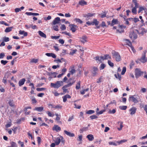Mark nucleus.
Masks as SVG:
<instances>
[{
	"label": "nucleus",
	"mask_w": 147,
	"mask_h": 147,
	"mask_svg": "<svg viewBox=\"0 0 147 147\" xmlns=\"http://www.w3.org/2000/svg\"><path fill=\"white\" fill-rule=\"evenodd\" d=\"M63 85V82L62 81H57L55 83H51L50 86L51 87L55 88H58Z\"/></svg>",
	"instance_id": "nucleus-1"
},
{
	"label": "nucleus",
	"mask_w": 147,
	"mask_h": 147,
	"mask_svg": "<svg viewBox=\"0 0 147 147\" xmlns=\"http://www.w3.org/2000/svg\"><path fill=\"white\" fill-rule=\"evenodd\" d=\"M138 96L136 95H131L128 98L129 101L135 103H137L138 102Z\"/></svg>",
	"instance_id": "nucleus-2"
},
{
	"label": "nucleus",
	"mask_w": 147,
	"mask_h": 147,
	"mask_svg": "<svg viewBox=\"0 0 147 147\" xmlns=\"http://www.w3.org/2000/svg\"><path fill=\"white\" fill-rule=\"evenodd\" d=\"M145 74H146V72H143L141 71L140 69L138 68H136L135 70V75L136 78H138L140 76L144 73Z\"/></svg>",
	"instance_id": "nucleus-3"
},
{
	"label": "nucleus",
	"mask_w": 147,
	"mask_h": 147,
	"mask_svg": "<svg viewBox=\"0 0 147 147\" xmlns=\"http://www.w3.org/2000/svg\"><path fill=\"white\" fill-rule=\"evenodd\" d=\"M146 52L147 51L146 50L143 52L142 57L139 60L142 63H144L147 61V59H146Z\"/></svg>",
	"instance_id": "nucleus-4"
},
{
	"label": "nucleus",
	"mask_w": 147,
	"mask_h": 147,
	"mask_svg": "<svg viewBox=\"0 0 147 147\" xmlns=\"http://www.w3.org/2000/svg\"><path fill=\"white\" fill-rule=\"evenodd\" d=\"M123 40L126 43L127 45H128L129 46L131 47L133 52L134 53L135 51V50L134 49L133 47L132 46L129 40L127 39H124Z\"/></svg>",
	"instance_id": "nucleus-5"
},
{
	"label": "nucleus",
	"mask_w": 147,
	"mask_h": 147,
	"mask_svg": "<svg viewBox=\"0 0 147 147\" xmlns=\"http://www.w3.org/2000/svg\"><path fill=\"white\" fill-rule=\"evenodd\" d=\"M91 22L92 25H94V24L96 26L95 28H100V26H98L99 24V22L96 19H94L93 21Z\"/></svg>",
	"instance_id": "nucleus-6"
},
{
	"label": "nucleus",
	"mask_w": 147,
	"mask_h": 147,
	"mask_svg": "<svg viewBox=\"0 0 147 147\" xmlns=\"http://www.w3.org/2000/svg\"><path fill=\"white\" fill-rule=\"evenodd\" d=\"M114 58L117 61H119L121 59V57L120 55L117 52H115L114 55Z\"/></svg>",
	"instance_id": "nucleus-7"
},
{
	"label": "nucleus",
	"mask_w": 147,
	"mask_h": 147,
	"mask_svg": "<svg viewBox=\"0 0 147 147\" xmlns=\"http://www.w3.org/2000/svg\"><path fill=\"white\" fill-rule=\"evenodd\" d=\"M60 20V18L59 17H57L55 18L52 22V24L55 25L56 24H58Z\"/></svg>",
	"instance_id": "nucleus-8"
},
{
	"label": "nucleus",
	"mask_w": 147,
	"mask_h": 147,
	"mask_svg": "<svg viewBox=\"0 0 147 147\" xmlns=\"http://www.w3.org/2000/svg\"><path fill=\"white\" fill-rule=\"evenodd\" d=\"M129 37L131 39H136L137 37V35L134 32H131L129 35Z\"/></svg>",
	"instance_id": "nucleus-9"
},
{
	"label": "nucleus",
	"mask_w": 147,
	"mask_h": 147,
	"mask_svg": "<svg viewBox=\"0 0 147 147\" xmlns=\"http://www.w3.org/2000/svg\"><path fill=\"white\" fill-rule=\"evenodd\" d=\"M70 27L71 28V30L73 32H74L76 30V26L74 24L69 25Z\"/></svg>",
	"instance_id": "nucleus-10"
},
{
	"label": "nucleus",
	"mask_w": 147,
	"mask_h": 147,
	"mask_svg": "<svg viewBox=\"0 0 147 147\" xmlns=\"http://www.w3.org/2000/svg\"><path fill=\"white\" fill-rule=\"evenodd\" d=\"M64 133L66 134L67 135L71 137H74L75 135L74 133H71L70 132L68 131H67L65 130L64 131Z\"/></svg>",
	"instance_id": "nucleus-11"
},
{
	"label": "nucleus",
	"mask_w": 147,
	"mask_h": 147,
	"mask_svg": "<svg viewBox=\"0 0 147 147\" xmlns=\"http://www.w3.org/2000/svg\"><path fill=\"white\" fill-rule=\"evenodd\" d=\"M53 130H55L57 131H60L61 130V127L59 126L58 125H55L53 128Z\"/></svg>",
	"instance_id": "nucleus-12"
},
{
	"label": "nucleus",
	"mask_w": 147,
	"mask_h": 147,
	"mask_svg": "<svg viewBox=\"0 0 147 147\" xmlns=\"http://www.w3.org/2000/svg\"><path fill=\"white\" fill-rule=\"evenodd\" d=\"M136 109H137L134 107H133L131 108L129 110V111L131 112L130 114L131 115L134 114L136 112Z\"/></svg>",
	"instance_id": "nucleus-13"
},
{
	"label": "nucleus",
	"mask_w": 147,
	"mask_h": 147,
	"mask_svg": "<svg viewBox=\"0 0 147 147\" xmlns=\"http://www.w3.org/2000/svg\"><path fill=\"white\" fill-rule=\"evenodd\" d=\"M44 108L43 107H35V108L33 109L34 111H36L38 112H42Z\"/></svg>",
	"instance_id": "nucleus-14"
},
{
	"label": "nucleus",
	"mask_w": 147,
	"mask_h": 147,
	"mask_svg": "<svg viewBox=\"0 0 147 147\" xmlns=\"http://www.w3.org/2000/svg\"><path fill=\"white\" fill-rule=\"evenodd\" d=\"M26 81V80L25 78H22L20 80L18 84L19 86H20L23 85L25 82Z\"/></svg>",
	"instance_id": "nucleus-15"
},
{
	"label": "nucleus",
	"mask_w": 147,
	"mask_h": 147,
	"mask_svg": "<svg viewBox=\"0 0 147 147\" xmlns=\"http://www.w3.org/2000/svg\"><path fill=\"white\" fill-rule=\"evenodd\" d=\"M98 70V69L96 67H94L93 68L92 73L93 76H95L97 74Z\"/></svg>",
	"instance_id": "nucleus-16"
},
{
	"label": "nucleus",
	"mask_w": 147,
	"mask_h": 147,
	"mask_svg": "<svg viewBox=\"0 0 147 147\" xmlns=\"http://www.w3.org/2000/svg\"><path fill=\"white\" fill-rule=\"evenodd\" d=\"M38 33L39 35H40V36L41 37L44 38H46L47 36L46 35L41 31H39L38 32Z\"/></svg>",
	"instance_id": "nucleus-17"
},
{
	"label": "nucleus",
	"mask_w": 147,
	"mask_h": 147,
	"mask_svg": "<svg viewBox=\"0 0 147 147\" xmlns=\"http://www.w3.org/2000/svg\"><path fill=\"white\" fill-rule=\"evenodd\" d=\"M118 23L117 20L116 19H113L112 20L111 22V23L110 24L111 26H113L115 24H118Z\"/></svg>",
	"instance_id": "nucleus-18"
},
{
	"label": "nucleus",
	"mask_w": 147,
	"mask_h": 147,
	"mask_svg": "<svg viewBox=\"0 0 147 147\" xmlns=\"http://www.w3.org/2000/svg\"><path fill=\"white\" fill-rule=\"evenodd\" d=\"M94 14V13H88L84 17L86 18V20H87L90 19V17L93 16Z\"/></svg>",
	"instance_id": "nucleus-19"
},
{
	"label": "nucleus",
	"mask_w": 147,
	"mask_h": 147,
	"mask_svg": "<svg viewBox=\"0 0 147 147\" xmlns=\"http://www.w3.org/2000/svg\"><path fill=\"white\" fill-rule=\"evenodd\" d=\"M86 138L89 141H92L94 139L93 136L92 134H89L88 135Z\"/></svg>",
	"instance_id": "nucleus-20"
},
{
	"label": "nucleus",
	"mask_w": 147,
	"mask_h": 147,
	"mask_svg": "<svg viewBox=\"0 0 147 147\" xmlns=\"http://www.w3.org/2000/svg\"><path fill=\"white\" fill-rule=\"evenodd\" d=\"M80 40L82 42L84 43L87 41V37L86 36H83L80 38Z\"/></svg>",
	"instance_id": "nucleus-21"
},
{
	"label": "nucleus",
	"mask_w": 147,
	"mask_h": 147,
	"mask_svg": "<svg viewBox=\"0 0 147 147\" xmlns=\"http://www.w3.org/2000/svg\"><path fill=\"white\" fill-rule=\"evenodd\" d=\"M19 33L20 34L23 35L24 36H26L27 35V33L25 32L24 30H20L19 31Z\"/></svg>",
	"instance_id": "nucleus-22"
},
{
	"label": "nucleus",
	"mask_w": 147,
	"mask_h": 147,
	"mask_svg": "<svg viewBox=\"0 0 147 147\" xmlns=\"http://www.w3.org/2000/svg\"><path fill=\"white\" fill-rule=\"evenodd\" d=\"M13 28L12 26L7 27L5 30V32L6 33L9 32L12 30Z\"/></svg>",
	"instance_id": "nucleus-23"
},
{
	"label": "nucleus",
	"mask_w": 147,
	"mask_h": 147,
	"mask_svg": "<svg viewBox=\"0 0 147 147\" xmlns=\"http://www.w3.org/2000/svg\"><path fill=\"white\" fill-rule=\"evenodd\" d=\"M61 142V139L59 137L57 138L55 141V143L56 145H58Z\"/></svg>",
	"instance_id": "nucleus-24"
},
{
	"label": "nucleus",
	"mask_w": 147,
	"mask_h": 147,
	"mask_svg": "<svg viewBox=\"0 0 147 147\" xmlns=\"http://www.w3.org/2000/svg\"><path fill=\"white\" fill-rule=\"evenodd\" d=\"M79 4L82 6L87 4V2L84 0H81L79 2Z\"/></svg>",
	"instance_id": "nucleus-25"
},
{
	"label": "nucleus",
	"mask_w": 147,
	"mask_h": 147,
	"mask_svg": "<svg viewBox=\"0 0 147 147\" xmlns=\"http://www.w3.org/2000/svg\"><path fill=\"white\" fill-rule=\"evenodd\" d=\"M116 142H117V141H115V142H109V145H113L115 146H117L118 144V143H116Z\"/></svg>",
	"instance_id": "nucleus-26"
},
{
	"label": "nucleus",
	"mask_w": 147,
	"mask_h": 147,
	"mask_svg": "<svg viewBox=\"0 0 147 147\" xmlns=\"http://www.w3.org/2000/svg\"><path fill=\"white\" fill-rule=\"evenodd\" d=\"M117 123L118 124H120V128H118L117 129L119 131L121 130V129H122V128L123 127V122H121V121H118L117 122Z\"/></svg>",
	"instance_id": "nucleus-27"
},
{
	"label": "nucleus",
	"mask_w": 147,
	"mask_h": 147,
	"mask_svg": "<svg viewBox=\"0 0 147 147\" xmlns=\"http://www.w3.org/2000/svg\"><path fill=\"white\" fill-rule=\"evenodd\" d=\"M118 27L119 29H118L117 30V32H121L123 31V30L122 29V28L123 27V26L119 25L118 26Z\"/></svg>",
	"instance_id": "nucleus-28"
},
{
	"label": "nucleus",
	"mask_w": 147,
	"mask_h": 147,
	"mask_svg": "<svg viewBox=\"0 0 147 147\" xmlns=\"http://www.w3.org/2000/svg\"><path fill=\"white\" fill-rule=\"evenodd\" d=\"M10 144H11V146H9L8 147H17V146L16 144L13 142V141L11 142H10Z\"/></svg>",
	"instance_id": "nucleus-29"
},
{
	"label": "nucleus",
	"mask_w": 147,
	"mask_h": 147,
	"mask_svg": "<svg viewBox=\"0 0 147 147\" xmlns=\"http://www.w3.org/2000/svg\"><path fill=\"white\" fill-rule=\"evenodd\" d=\"M95 112L93 110H89L86 112V113L87 114L91 115L94 113Z\"/></svg>",
	"instance_id": "nucleus-30"
},
{
	"label": "nucleus",
	"mask_w": 147,
	"mask_h": 147,
	"mask_svg": "<svg viewBox=\"0 0 147 147\" xmlns=\"http://www.w3.org/2000/svg\"><path fill=\"white\" fill-rule=\"evenodd\" d=\"M81 83V82L79 81L77 83L76 87V89L78 90L80 88V84Z\"/></svg>",
	"instance_id": "nucleus-31"
},
{
	"label": "nucleus",
	"mask_w": 147,
	"mask_h": 147,
	"mask_svg": "<svg viewBox=\"0 0 147 147\" xmlns=\"http://www.w3.org/2000/svg\"><path fill=\"white\" fill-rule=\"evenodd\" d=\"M127 106H122L119 107L120 109L121 110H125L127 108Z\"/></svg>",
	"instance_id": "nucleus-32"
},
{
	"label": "nucleus",
	"mask_w": 147,
	"mask_h": 147,
	"mask_svg": "<svg viewBox=\"0 0 147 147\" xmlns=\"http://www.w3.org/2000/svg\"><path fill=\"white\" fill-rule=\"evenodd\" d=\"M127 141V140H123L119 141L116 142L118 143V145H119L122 143L125 142Z\"/></svg>",
	"instance_id": "nucleus-33"
},
{
	"label": "nucleus",
	"mask_w": 147,
	"mask_h": 147,
	"mask_svg": "<svg viewBox=\"0 0 147 147\" xmlns=\"http://www.w3.org/2000/svg\"><path fill=\"white\" fill-rule=\"evenodd\" d=\"M53 26V29L55 31H59V26L57 25H55Z\"/></svg>",
	"instance_id": "nucleus-34"
},
{
	"label": "nucleus",
	"mask_w": 147,
	"mask_h": 147,
	"mask_svg": "<svg viewBox=\"0 0 147 147\" xmlns=\"http://www.w3.org/2000/svg\"><path fill=\"white\" fill-rule=\"evenodd\" d=\"M9 40V38L6 37H4L3 38V41L4 42H7Z\"/></svg>",
	"instance_id": "nucleus-35"
},
{
	"label": "nucleus",
	"mask_w": 147,
	"mask_h": 147,
	"mask_svg": "<svg viewBox=\"0 0 147 147\" xmlns=\"http://www.w3.org/2000/svg\"><path fill=\"white\" fill-rule=\"evenodd\" d=\"M126 69L125 67H123L121 73V74L122 75H123L125 74L126 71Z\"/></svg>",
	"instance_id": "nucleus-36"
},
{
	"label": "nucleus",
	"mask_w": 147,
	"mask_h": 147,
	"mask_svg": "<svg viewBox=\"0 0 147 147\" xmlns=\"http://www.w3.org/2000/svg\"><path fill=\"white\" fill-rule=\"evenodd\" d=\"M47 113L48 114V115L49 117H53L54 115V114L53 113L50 112L49 111H47Z\"/></svg>",
	"instance_id": "nucleus-37"
},
{
	"label": "nucleus",
	"mask_w": 147,
	"mask_h": 147,
	"mask_svg": "<svg viewBox=\"0 0 147 147\" xmlns=\"http://www.w3.org/2000/svg\"><path fill=\"white\" fill-rule=\"evenodd\" d=\"M87 129L86 127H84L82 129H81L80 130V133H82L84 131H86Z\"/></svg>",
	"instance_id": "nucleus-38"
},
{
	"label": "nucleus",
	"mask_w": 147,
	"mask_h": 147,
	"mask_svg": "<svg viewBox=\"0 0 147 147\" xmlns=\"http://www.w3.org/2000/svg\"><path fill=\"white\" fill-rule=\"evenodd\" d=\"M38 59H32L30 61V62L31 63H36L38 61Z\"/></svg>",
	"instance_id": "nucleus-39"
},
{
	"label": "nucleus",
	"mask_w": 147,
	"mask_h": 147,
	"mask_svg": "<svg viewBox=\"0 0 147 147\" xmlns=\"http://www.w3.org/2000/svg\"><path fill=\"white\" fill-rule=\"evenodd\" d=\"M99 15L100 16L101 18H104L106 17V13L105 12H104L103 13H101L100 14H99Z\"/></svg>",
	"instance_id": "nucleus-40"
},
{
	"label": "nucleus",
	"mask_w": 147,
	"mask_h": 147,
	"mask_svg": "<svg viewBox=\"0 0 147 147\" xmlns=\"http://www.w3.org/2000/svg\"><path fill=\"white\" fill-rule=\"evenodd\" d=\"M18 129V127H13V128L12 129V130L13 131V133L16 134V130Z\"/></svg>",
	"instance_id": "nucleus-41"
},
{
	"label": "nucleus",
	"mask_w": 147,
	"mask_h": 147,
	"mask_svg": "<svg viewBox=\"0 0 147 147\" xmlns=\"http://www.w3.org/2000/svg\"><path fill=\"white\" fill-rule=\"evenodd\" d=\"M8 62V61L6 60H2L1 61V63L3 65H5Z\"/></svg>",
	"instance_id": "nucleus-42"
},
{
	"label": "nucleus",
	"mask_w": 147,
	"mask_h": 147,
	"mask_svg": "<svg viewBox=\"0 0 147 147\" xmlns=\"http://www.w3.org/2000/svg\"><path fill=\"white\" fill-rule=\"evenodd\" d=\"M90 117L91 119H93L98 118L97 116L95 115H93L91 116H90Z\"/></svg>",
	"instance_id": "nucleus-43"
},
{
	"label": "nucleus",
	"mask_w": 147,
	"mask_h": 147,
	"mask_svg": "<svg viewBox=\"0 0 147 147\" xmlns=\"http://www.w3.org/2000/svg\"><path fill=\"white\" fill-rule=\"evenodd\" d=\"M105 59H111V57L109 55H105Z\"/></svg>",
	"instance_id": "nucleus-44"
},
{
	"label": "nucleus",
	"mask_w": 147,
	"mask_h": 147,
	"mask_svg": "<svg viewBox=\"0 0 147 147\" xmlns=\"http://www.w3.org/2000/svg\"><path fill=\"white\" fill-rule=\"evenodd\" d=\"M77 51V49L73 50L71 51L70 53V54L71 55H73L75 54L76 52Z\"/></svg>",
	"instance_id": "nucleus-45"
},
{
	"label": "nucleus",
	"mask_w": 147,
	"mask_h": 147,
	"mask_svg": "<svg viewBox=\"0 0 147 147\" xmlns=\"http://www.w3.org/2000/svg\"><path fill=\"white\" fill-rule=\"evenodd\" d=\"M18 143L20 145L21 147H24V145L23 142H22L19 140L18 142Z\"/></svg>",
	"instance_id": "nucleus-46"
},
{
	"label": "nucleus",
	"mask_w": 147,
	"mask_h": 147,
	"mask_svg": "<svg viewBox=\"0 0 147 147\" xmlns=\"http://www.w3.org/2000/svg\"><path fill=\"white\" fill-rule=\"evenodd\" d=\"M31 100L33 103H36L37 102L36 100L34 97L32 98Z\"/></svg>",
	"instance_id": "nucleus-47"
},
{
	"label": "nucleus",
	"mask_w": 147,
	"mask_h": 147,
	"mask_svg": "<svg viewBox=\"0 0 147 147\" xmlns=\"http://www.w3.org/2000/svg\"><path fill=\"white\" fill-rule=\"evenodd\" d=\"M45 89V88H36V90L38 91H41L44 90Z\"/></svg>",
	"instance_id": "nucleus-48"
},
{
	"label": "nucleus",
	"mask_w": 147,
	"mask_h": 147,
	"mask_svg": "<svg viewBox=\"0 0 147 147\" xmlns=\"http://www.w3.org/2000/svg\"><path fill=\"white\" fill-rule=\"evenodd\" d=\"M61 29L62 30H65L66 29L65 26L64 24L61 25Z\"/></svg>",
	"instance_id": "nucleus-49"
},
{
	"label": "nucleus",
	"mask_w": 147,
	"mask_h": 147,
	"mask_svg": "<svg viewBox=\"0 0 147 147\" xmlns=\"http://www.w3.org/2000/svg\"><path fill=\"white\" fill-rule=\"evenodd\" d=\"M141 91L143 93L146 92L147 91V89L144 88H142L141 89Z\"/></svg>",
	"instance_id": "nucleus-50"
},
{
	"label": "nucleus",
	"mask_w": 147,
	"mask_h": 147,
	"mask_svg": "<svg viewBox=\"0 0 147 147\" xmlns=\"http://www.w3.org/2000/svg\"><path fill=\"white\" fill-rule=\"evenodd\" d=\"M62 107V106L59 105H57L53 107V108H55V109H61Z\"/></svg>",
	"instance_id": "nucleus-51"
},
{
	"label": "nucleus",
	"mask_w": 147,
	"mask_h": 147,
	"mask_svg": "<svg viewBox=\"0 0 147 147\" xmlns=\"http://www.w3.org/2000/svg\"><path fill=\"white\" fill-rule=\"evenodd\" d=\"M75 20L76 22H79L80 24H82V21L79 18H76L75 19Z\"/></svg>",
	"instance_id": "nucleus-52"
},
{
	"label": "nucleus",
	"mask_w": 147,
	"mask_h": 147,
	"mask_svg": "<svg viewBox=\"0 0 147 147\" xmlns=\"http://www.w3.org/2000/svg\"><path fill=\"white\" fill-rule=\"evenodd\" d=\"M132 12L134 14H136L137 13L136 9L133 8L132 9Z\"/></svg>",
	"instance_id": "nucleus-53"
},
{
	"label": "nucleus",
	"mask_w": 147,
	"mask_h": 147,
	"mask_svg": "<svg viewBox=\"0 0 147 147\" xmlns=\"http://www.w3.org/2000/svg\"><path fill=\"white\" fill-rule=\"evenodd\" d=\"M144 10V8L142 7H140L139 8V10L138 11V13H140L143 10Z\"/></svg>",
	"instance_id": "nucleus-54"
},
{
	"label": "nucleus",
	"mask_w": 147,
	"mask_h": 147,
	"mask_svg": "<svg viewBox=\"0 0 147 147\" xmlns=\"http://www.w3.org/2000/svg\"><path fill=\"white\" fill-rule=\"evenodd\" d=\"M89 90V88H87L86 89L83 90L81 92V93L82 94H85V92Z\"/></svg>",
	"instance_id": "nucleus-55"
},
{
	"label": "nucleus",
	"mask_w": 147,
	"mask_h": 147,
	"mask_svg": "<svg viewBox=\"0 0 147 147\" xmlns=\"http://www.w3.org/2000/svg\"><path fill=\"white\" fill-rule=\"evenodd\" d=\"M108 63L109 65L111 67H113V66L114 64L113 63H112L111 61H110L108 60Z\"/></svg>",
	"instance_id": "nucleus-56"
},
{
	"label": "nucleus",
	"mask_w": 147,
	"mask_h": 147,
	"mask_svg": "<svg viewBox=\"0 0 147 147\" xmlns=\"http://www.w3.org/2000/svg\"><path fill=\"white\" fill-rule=\"evenodd\" d=\"M9 105L11 107H13L14 106V105L13 102V101L11 100L9 101Z\"/></svg>",
	"instance_id": "nucleus-57"
},
{
	"label": "nucleus",
	"mask_w": 147,
	"mask_h": 147,
	"mask_svg": "<svg viewBox=\"0 0 147 147\" xmlns=\"http://www.w3.org/2000/svg\"><path fill=\"white\" fill-rule=\"evenodd\" d=\"M82 135H79L77 139V140L79 141H81L82 140Z\"/></svg>",
	"instance_id": "nucleus-58"
},
{
	"label": "nucleus",
	"mask_w": 147,
	"mask_h": 147,
	"mask_svg": "<svg viewBox=\"0 0 147 147\" xmlns=\"http://www.w3.org/2000/svg\"><path fill=\"white\" fill-rule=\"evenodd\" d=\"M102 77H100L98 79H97V83H100L102 82Z\"/></svg>",
	"instance_id": "nucleus-59"
},
{
	"label": "nucleus",
	"mask_w": 147,
	"mask_h": 147,
	"mask_svg": "<svg viewBox=\"0 0 147 147\" xmlns=\"http://www.w3.org/2000/svg\"><path fill=\"white\" fill-rule=\"evenodd\" d=\"M41 139L39 137H37V141L38 142V144H40L41 141Z\"/></svg>",
	"instance_id": "nucleus-60"
},
{
	"label": "nucleus",
	"mask_w": 147,
	"mask_h": 147,
	"mask_svg": "<svg viewBox=\"0 0 147 147\" xmlns=\"http://www.w3.org/2000/svg\"><path fill=\"white\" fill-rule=\"evenodd\" d=\"M59 42L60 43L63 44L64 43V41L63 39H60L59 40Z\"/></svg>",
	"instance_id": "nucleus-61"
},
{
	"label": "nucleus",
	"mask_w": 147,
	"mask_h": 147,
	"mask_svg": "<svg viewBox=\"0 0 147 147\" xmlns=\"http://www.w3.org/2000/svg\"><path fill=\"white\" fill-rule=\"evenodd\" d=\"M134 3H135V6L134 8L137 9L138 7L139 4L136 1L134 2Z\"/></svg>",
	"instance_id": "nucleus-62"
},
{
	"label": "nucleus",
	"mask_w": 147,
	"mask_h": 147,
	"mask_svg": "<svg viewBox=\"0 0 147 147\" xmlns=\"http://www.w3.org/2000/svg\"><path fill=\"white\" fill-rule=\"evenodd\" d=\"M5 56L4 53H1L0 54V59H3Z\"/></svg>",
	"instance_id": "nucleus-63"
},
{
	"label": "nucleus",
	"mask_w": 147,
	"mask_h": 147,
	"mask_svg": "<svg viewBox=\"0 0 147 147\" xmlns=\"http://www.w3.org/2000/svg\"><path fill=\"white\" fill-rule=\"evenodd\" d=\"M105 67V64H101L100 65V69H103Z\"/></svg>",
	"instance_id": "nucleus-64"
}]
</instances>
